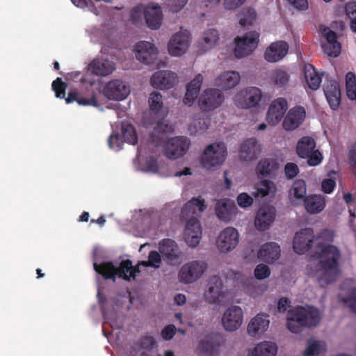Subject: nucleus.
<instances>
[{"label": "nucleus", "instance_id": "44", "mask_svg": "<svg viewBox=\"0 0 356 356\" xmlns=\"http://www.w3.org/2000/svg\"><path fill=\"white\" fill-rule=\"evenodd\" d=\"M219 40V33L216 29H210L203 33L200 42L202 51H207L216 46Z\"/></svg>", "mask_w": 356, "mask_h": 356}, {"label": "nucleus", "instance_id": "53", "mask_svg": "<svg viewBox=\"0 0 356 356\" xmlns=\"http://www.w3.org/2000/svg\"><path fill=\"white\" fill-rule=\"evenodd\" d=\"M145 7L143 5H138L131 10L130 20L132 23L137 24L142 22L144 17Z\"/></svg>", "mask_w": 356, "mask_h": 356}, {"label": "nucleus", "instance_id": "38", "mask_svg": "<svg viewBox=\"0 0 356 356\" xmlns=\"http://www.w3.org/2000/svg\"><path fill=\"white\" fill-rule=\"evenodd\" d=\"M206 209L204 200L201 197H193L186 202L181 211V216L183 219H186L191 215H194L203 211Z\"/></svg>", "mask_w": 356, "mask_h": 356}, {"label": "nucleus", "instance_id": "14", "mask_svg": "<svg viewBox=\"0 0 356 356\" xmlns=\"http://www.w3.org/2000/svg\"><path fill=\"white\" fill-rule=\"evenodd\" d=\"M149 115L152 117L150 122L156 124L157 128H160L163 124L162 120L168 114V109L163 106L162 95L159 92H153L149 97Z\"/></svg>", "mask_w": 356, "mask_h": 356}, {"label": "nucleus", "instance_id": "15", "mask_svg": "<svg viewBox=\"0 0 356 356\" xmlns=\"http://www.w3.org/2000/svg\"><path fill=\"white\" fill-rule=\"evenodd\" d=\"M103 92L109 99L122 101L130 94V87L126 82L115 79L104 86Z\"/></svg>", "mask_w": 356, "mask_h": 356}, {"label": "nucleus", "instance_id": "57", "mask_svg": "<svg viewBox=\"0 0 356 356\" xmlns=\"http://www.w3.org/2000/svg\"><path fill=\"white\" fill-rule=\"evenodd\" d=\"M109 147L114 151H120L122 148L123 141L118 134H112L108 139Z\"/></svg>", "mask_w": 356, "mask_h": 356}, {"label": "nucleus", "instance_id": "20", "mask_svg": "<svg viewBox=\"0 0 356 356\" xmlns=\"http://www.w3.org/2000/svg\"><path fill=\"white\" fill-rule=\"evenodd\" d=\"M306 116L305 108L302 106H295L291 108L284 118L282 127L286 131H293L297 129L304 121Z\"/></svg>", "mask_w": 356, "mask_h": 356}, {"label": "nucleus", "instance_id": "37", "mask_svg": "<svg viewBox=\"0 0 356 356\" xmlns=\"http://www.w3.org/2000/svg\"><path fill=\"white\" fill-rule=\"evenodd\" d=\"M236 207L234 202L229 199L218 200L216 204V213L218 218L222 220H229L235 213Z\"/></svg>", "mask_w": 356, "mask_h": 356}, {"label": "nucleus", "instance_id": "13", "mask_svg": "<svg viewBox=\"0 0 356 356\" xmlns=\"http://www.w3.org/2000/svg\"><path fill=\"white\" fill-rule=\"evenodd\" d=\"M243 322V309L237 305H232L225 309L222 316L223 328L228 332H234L240 328Z\"/></svg>", "mask_w": 356, "mask_h": 356}, {"label": "nucleus", "instance_id": "42", "mask_svg": "<svg viewBox=\"0 0 356 356\" xmlns=\"http://www.w3.org/2000/svg\"><path fill=\"white\" fill-rule=\"evenodd\" d=\"M304 76L309 88L313 90H317L321 83V78L316 71L314 67L309 63L304 65Z\"/></svg>", "mask_w": 356, "mask_h": 356}, {"label": "nucleus", "instance_id": "43", "mask_svg": "<svg viewBox=\"0 0 356 356\" xmlns=\"http://www.w3.org/2000/svg\"><path fill=\"white\" fill-rule=\"evenodd\" d=\"M277 346L272 341H262L255 346L252 350V356H275Z\"/></svg>", "mask_w": 356, "mask_h": 356}, {"label": "nucleus", "instance_id": "32", "mask_svg": "<svg viewBox=\"0 0 356 356\" xmlns=\"http://www.w3.org/2000/svg\"><path fill=\"white\" fill-rule=\"evenodd\" d=\"M241 80L238 72L236 71H227L222 73L216 79L215 84L222 90H229L236 86Z\"/></svg>", "mask_w": 356, "mask_h": 356}, {"label": "nucleus", "instance_id": "26", "mask_svg": "<svg viewBox=\"0 0 356 356\" xmlns=\"http://www.w3.org/2000/svg\"><path fill=\"white\" fill-rule=\"evenodd\" d=\"M88 68L93 74L106 76L115 70V64L108 59L95 58L90 63Z\"/></svg>", "mask_w": 356, "mask_h": 356}, {"label": "nucleus", "instance_id": "36", "mask_svg": "<svg viewBox=\"0 0 356 356\" xmlns=\"http://www.w3.org/2000/svg\"><path fill=\"white\" fill-rule=\"evenodd\" d=\"M220 343L213 337H207L201 340L197 347V353L199 356H216Z\"/></svg>", "mask_w": 356, "mask_h": 356}, {"label": "nucleus", "instance_id": "4", "mask_svg": "<svg viewBox=\"0 0 356 356\" xmlns=\"http://www.w3.org/2000/svg\"><path fill=\"white\" fill-rule=\"evenodd\" d=\"M333 232L329 229L323 230L318 236H314L313 230L306 228L296 232L293 238V248L294 251L299 254L309 252L312 257L316 247L325 242H332Z\"/></svg>", "mask_w": 356, "mask_h": 356}, {"label": "nucleus", "instance_id": "56", "mask_svg": "<svg viewBox=\"0 0 356 356\" xmlns=\"http://www.w3.org/2000/svg\"><path fill=\"white\" fill-rule=\"evenodd\" d=\"M254 274L257 280H261L267 278L270 275V270L267 265L260 264L256 266Z\"/></svg>", "mask_w": 356, "mask_h": 356}, {"label": "nucleus", "instance_id": "10", "mask_svg": "<svg viewBox=\"0 0 356 356\" xmlns=\"http://www.w3.org/2000/svg\"><path fill=\"white\" fill-rule=\"evenodd\" d=\"M191 146V140L186 136H177L169 139L164 147V154L170 159L184 156Z\"/></svg>", "mask_w": 356, "mask_h": 356}, {"label": "nucleus", "instance_id": "8", "mask_svg": "<svg viewBox=\"0 0 356 356\" xmlns=\"http://www.w3.org/2000/svg\"><path fill=\"white\" fill-rule=\"evenodd\" d=\"M191 41L190 32L187 29L181 30L170 38L168 44L169 54L179 57L186 53Z\"/></svg>", "mask_w": 356, "mask_h": 356}, {"label": "nucleus", "instance_id": "64", "mask_svg": "<svg viewBox=\"0 0 356 356\" xmlns=\"http://www.w3.org/2000/svg\"><path fill=\"white\" fill-rule=\"evenodd\" d=\"M346 303L348 305L350 310L356 313V288L351 290L346 300Z\"/></svg>", "mask_w": 356, "mask_h": 356}, {"label": "nucleus", "instance_id": "41", "mask_svg": "<svg viewBox=\"0 0 356 356\" xmlns=\"http://www.w3.org/2000/svg\"><path fill=\"white\" fill-rule=\"evenodd\" d=\"M315 140L311 136L302 137L296 145V153L301 158L308 157L309 153L316 148Z\"/></svg>", "mask_w": 356, "mask_h": 356}, {"label": "nucleus", "instance_id": "54", "mask_svg": "<svg viewBox=\"0 0 356 356\" xmlns=\"http://www.w3.org/2000/svg\"><path fill=\"white\" fill-rule=\"evenodd\" d=\"M66 84L62 81V79L58 77L52 83V89L55 92L56 97L58 98H64L65 96Z\"/></svg>", "mask_w": 356, "mask_h": 356}, {"label": "nucleus", "instance_id": "49", "mask_svg": "<svg viewBox=\"0 0 356 356\" xmlns=\"http://www.w3.org/2000/svg\"><path fill=\"white\" fill-rule=\"evenodd\" d=\"M346 90L348 99H356V75L353 72H348L346 75Z\"/></svg>", "mask_w": 356, "mask_h": 356}, {"label": "nucleus", "instance_id": "61", "mask_svg": "<svg viewBox=\"0 0 356 356\" xmlns=\"http://www.w3.org/2000/svg\"><path fill=\"white\" fill-rule=\"evenodd\" d=\"M284 172L288 179H293L299 172L298 166L293 163H287L284 166Z\"/></svg>", "mask_w": 356, "mask_h": 356}, {"label": "nucleus", "instance_id": "9", "mask_svg": "<svg viewBox=\"0 0 356 356\" xmlns=\"http://www.w3.org/2000/svg\"><path fill=\"white\" fill-rule=\"evenodd\" d=\"M259 34L256 31L246 33L235 39L234 55L237 58H243L252 52L257 47Z\"/></svg>", "mask_w": 356, "mask_h": 356}, {"label": "nucleus", "instance_id": "17", "mask_svg": "<svg viewBox=\"0 0 356 356\" xmlns=\"http://www.w3.org/2000/svg\"><path fill=\"white\" fill-rule=\"evenodd\" d=\"M202 230L200 221L195 218H191L186 223L184 239L187 245L195 248L200 242Z\"/></svg>", "mask_w": 356, "mask_h": 356}, {"label": "nucleus", "instance_id": "28", "mask_svg": "<svg viewBox=\"0 0 356 356\" xmlns=\"http://www.w3.org/2000/svg\"><path fill=\"white\" fill-rule=\"evenodd\" d=\"M280 247L275 242H268L262 245L258 250V258L267 263H272L280 258Z\"/></svg>", "mask_w": 356, "mask_h": 356}, {"label": "nucleus", "instance_id": "58", "mask_svg": "<svg viewBox=\"0 0 356 356\" xmlns=\"http://www.w3.org/2000/svg\"><path fill=\"white\" fill-rule=\"evenodd\" d=\"M188 0H168L166 5L170 11L178 13L186 5Z\"/></svg>", "mask_w": 356, "mask_h": 356}, {"label": "nucleus", "instance_id": "18", "mask_svg": "<svg viewBox=\"0 0 356 356\" xmlns=\"http://www.w3.org/2000/svg\"><path fill=\"white\" fill-rule=\"evenodd\" d=\"M275 216L276 210L275 208L270 207L260 208L255 215V228L259 231H266L268 229L273 222Z\"/></svg>", "mask_w": 356, "mask_h": 356}, {"label": "nucleus", "instance_id": "27", "mask_svg": "<svg viewBox=\"0 0 356 356\" xmlns=\"http://www.w3.org/2000/svg\"><path fill=\"white\" fill-rule=\"evenodd\" d=\"M327 42L323 45L324 53L329 57L337 58L341 51L340 42L337 40V35L330 28L324 29Z\"/></svg>", "mask_w": 356, "mask_h": 356}, {"label": "nucleus", "instance_id": "63", "mask_svg": "<svg viewBox=\"0 0 356 356\" xmlns=\"http://www.w3.org/2000/svg\"><path fill=\"white\" fill-rule=\"evenodd\" d=\"M147 172L156 173L158 172V164L156 160L153 157L147 159L145 167L143 170Z\"/></svg>", "mask_w": 356, "mask_h": 356}, {"label": "nucleus", "instance_id": "59", "mask_svg": "<svg viewBox=\"0 0 356 356\" xmlns=\"http://www.w3.org/2000/svg\"><path fill=\"white\" fill-rule=\"evenodd\" d=\"M237 203L242 208L251 206L253 203L252 197L247 193H241L237 197Z\"/></svg>", "mask_w": 356, "mask_h": 356}, {"label": "nucleus", "instance_id": "16", "mask_svg": "<svg viewBox=\"0 0 356 356\" xmlns=\"http://www.w3.org/2000/svg\"><path fill=\"white\" fill-rule=\"evenodd\" d=\"M223 96L217 89H207L204 90L199 98V105L204 112L213 111L222 103Z\"/></svg>", "mask_w": 356, "mask_h": 356}, {"label": "nucleus", "instance_id": "45", "mask_svg": "<svg viewBox=\"0 0 356 356\" xmlns=\"http://www.w3.org/2000/svg\"><path fill=\"white\" fill-rule=\"evenodd\" d=\"M326 343L323 341H309L305 356H325Z\"/></svg>", "mask_w": 356, "mask_h": 356}, {"label": "nucleus", "instance_id": "39", "mask_svg": "<svg viewBox=\"0 0 356 356\" xmlns=\"http://www.w3.org/2000/svg\"><path fill=\"white\" fill-rule=\"evenodd\" d=\"M307 211L312 214L321 212L325 207V199L322 195H311L305 200Z\"/></svg>", "mask_w": 356, "mask_h": 356}, {"label": "nucleus", "instance_id": "31", "mask_svg": "<svg viewBox=\"0 0 356 356\" xmlns=\"http://www.w3.org/2000/svg\"><path fill=\"white\" fill-rule=\"evenodd\" d=\"M260 153V147L257 140L250 138L245 140L241 145L239 156L241 160L250 161L254 160Z\"/></svg>", "mask_w": 356, "mask_h": 356}, {"label": "nucleus", "instance_id": "33", "mask_svg": "<svg viewBox=\"0 0 356 356\" xmlns=\"http://www.w3.org/2000/svg\"><path fill=\"white\" fill-rule=\"evenodd\" d=\"M324 93L331 108L337 110L341 99L339 84L334 81H328L324 87Z\"/></svg>", "mask_w": 356, "mask_h": 356}, {"label": "nucleus", "instance_id": "52", "mask_svg": "<svg viewBox=\"0 0 356 356\" xmlns=\"http://www.w3.org/2000/svg\"><path fill=\"white\" fill-rule=\"evenodd\" d=\"M272 79L275 86L279 88H282L287 85L289 76L286 71L277 70L274 72Z\"/></svg>", "mask_w": 356, "mask_h": 356}, {"label": "nucleus", "instance_id": "25", "mask_svg": "<svg viewBox=\"0 0 356 356\" xmlns=\"http://www.w3.org/2000/svg\"><path fill=\"white\" fill-rule=\"evenodd\" d=\"M269 324L270 321L268 315L258 314L249 322L247 332L251 337H260L267 331Z\"/></svg>", "mask_w": 356, "mask_h": 356}, {"label": "nucleus", "instance_id": "55", "mask_svg": "<svg viewBox=\"0 0 356 356\" xmlns=\"http://www.w3.org/2000/svg\"><path fill=\"white\" fill-rule=\"evenodd\" d=\"M307 159V163L309 166L318 165L323 159V156L321 152L318 149H314L313 152L309 154Z\"/></svg>", "mask_w": 356, "mask_h": 356}, {"label": "nucleus", "instance_id": "23", "mask_svg": "<svg viewBox=\"0 0 356 356\" xmlns=\"http://www.w3.org/2000/svg\"><path fill=\"white\" fill-rule=\"evenodd\" d=\"M289 51L287 42L280 40L273 42L266 49L264 58L270 63H276L283 59Z\"/></svg>", "mask_w": 356, "mask_h": 356}, {"label": "nucleus", "instance_id": "35", "mask_svg": "<svg viewBox=\"0 0 356 356\" xmlns=\"http://www.w3.org/2000/svg\"><path fill=\"white\" fill-rule=\"evenodd\" d=\"M203 76L201 74H197L195 78L186 86V92L183 99L186 105L191 106L196 99L200 92Z\"/></svg>", "mask_w": 356, "mask_h": 356}, {"label": "nucleus", "instance_id": "12", "mask_svg": "<svg viewBox=\"0 0 356 356\" xmlns=\"http://www.w3.org/2000/svg\"><path fill=\"white\" fill-rule=\"evenodd\" d=\"M239 241V234L234 227H228L225 228L218 236L216 246L220 252H229L238 245Z\"/></svg>", "mask_w": 356, "mask_h": 356}, {"label": "nucleus", "instance_id": "50", "mask_svg": "<svg viewBox=\"0 0 356 356\" xmlns=\"http://www.w3.org/2000/svg\"><path fill=\"white\" fill-rule=\"evenodd\" d=\"M138 346L140 347V355L141 356H147L149 352L155 346L154 339L152 336H145L140 340Z\"/></svg>", "mask_w": 356, "mask_h": 356}, {"label": "nucleus", "instance_id": "11", "mask_svg": "<svg viewBox=\"0 0 356 356\" xmlns=\"http://www.w3.org/2000/svg\"><path fill=\"white\" fill-rule=\"evenodd\" d=\"M261 90L257 87H248L240 90L235 97L236 105L243 109L255 106L261 101Z\"/></svg>", "mask_w": 356, "mask_h": 356}, {"label": "nucleus", "instance_id": "7", "mask_svg": "<svg viewBox=\"0 0 356 356\" xmlns=\"http://www.w3.org/2000/svg\"><path fill=\"white\" fill-rule=\"evenodd\" d=\"M207 269L204 261L194 260L184 264L179 272V280L184 284H191L200 279Z\"/></svg>", "mask_w": 356, "mask_h": 356}, {"label": "nucleus", "instance_id": "62", "mask_svg": "<svg viewBox=\"0 0 356 356\" xmlns=\"http://www.w3.org/2000/svg\"><path fill=\"white\" fill-rule=\"evenodd\" d=\"M336 186V181L334 179L328 178L323 180L321 183V190L325 193H331Z\"/></svg>", "mask_w": 356, "mask_h": 356}, {"label": "nucleus", "instance_id": "34", "mask_svg": "<svg viewBox=\"0 0 356 356\" xmlns=\"http://www.w3.org/2000/svg\"><path fill=\"white\" fill-rule=\"evenodd\" d=\"M95 79L93 78L92 74L86 73L81 78V83L83 87L88 90L90 92H91V98H78L77 103L80 106H93L95 107L98 106V103L95 98V92L92 90V86L95 84Z\"/></svg>", "mask_w": 356, "mask_h": 356}, {"label": "nucleus", "instance_id": "24", "mask_svg": "<svg viewBox=\"0 0 356 356\" xmlns=\"http://www.w3.org/2000/svg\"><path fill=\"white\" fill-rule=\"evenodd\" d=\"M136 58L143 63H149L154 60L158 53L154 44L147 41H140L134 47Z\"/></svg>", "mask_w": 356, "mask_h": 356}, {"label": "nucleus", "instance_id": "46", "mask_svg": "<svg viewBox=\"0 0 356 356\" xmlns=\"http://www.w3.org/2000/svg\"><path fill=\"white\" fill-rule=\"evenodd\" d=\"M277 168L275 161L268 159H261L255 168L256 174L258 176H266Z\"/></svg>", "mask_w": 356, "mask_h": 356}, {"label": "nucleus", "instance_id": "19", "mask_svg": "<svg viewBox=\"0 0 356 356\" xmlns=\"http://www.w3.org/2000/svg\"><path fill=\"white\" fill-rule=\"evenodd\" d=\"M144 18L147 26L150 29L158 30L163 20V11L161 6L154 3L145 6Z\"/></svg>", "mask_w": 356, "mask_h": 356}, {"label": "nucleus", "instance_id": "22", "mask_svg": "<svg viewBox=\"0 0 356 356\" xmlns=\"http://www.w3.org/2000/svg\"><path fill=\"white\" fill-rule=\"evenodd\" d=\"M176 81V74L169 70L156 72L151 77L152 86L161 90H166L172 88Z\"/></svg>", "mask_w": 356, "mask_h": 356}, {"label": "nucleus", "instance_id": "60", "mask_svg": "<svg viewBox=\"0 0 356 356\" xmlns=\"http://www.w3.org/2000/svg\"><path fill=\"white\" fill-rule=\"evenodd\" d=\"M346 11L350 18V29L353 32L356 33V4L348 6Z\"/></svg>", "mask_w": 356, "mask_h": 356}, {"label": "nucleus", "instance_id": "1", "mask_svg": "<svg viewBox=\"0 0 356 356\" xmlns=\"http://www.w3.org/2000/svg\"><path fill=\"white\" fill-rule=\"evenodd\" d=\"M330 243L323 241L322 245L316 248L309 264L311 274L322 287L334 282L339 274L340 252Z\"/></svg>", "mask_w": 356, "mask_h": 356}, {"label": "nucleus", "instance_id": "51", "mask_svg": "<svg viewBox=\"0 0 356 356\" xmlns=\"http://www.w3.org/2000/svg\"><path fill=\"white\" fill-rule=\"evenodd\" d=\"M122 131L125 142L131 145H136L137 143L138 138L133 126L129 124H122Z\"/></svg>", "mask_w": 356, "mask_h": 356}, {"label": "nucleus", "instance_id": "21", "mask_svg": "<svg viewBox=\"0 0 356 356\" xmlns=\"http://www.w3.org/2000/svg\"><path fill=\"white\" fill-rule=\"evenodd\" d=\"M288 108L285 99L280 97L275 99L270 105L266 120L269 124L275 125L282 119Z\"/></svg>", "mask_w": 356, "mask_h": 356}, {"label": "nucleus", "instance_id": "40", "mask_svg": "<svg viewBox=\"0 0 356 356\" xmlns=\"http://www.w3.org/2000/svg\"><path fill=\"white\" fill-rule=\"evenodd\" d=\"M277 187L270 180H261L254 186L253 195L255 197H273L275 195Z\"/></svg>", "mask_w": 356, "mask_h": 356}, {"label": "nucleus", "instance_id": "48", "mask_svg": "<svg viewBox=\"0 0 356 356\" xmlns=\"http://www.w3.org/2000/svg\"><path fill=\"white\" fill-rule=\"evenodd\" d=\"M239 24L241 26L251 25L257 17V13L252 8H243L239 14Z\"/></svg>", "mask_w": 356, "mask_h": 356}, {"label": "nucleus", "instance_id": "6", "mask_svg": "<svg viewBox=\"0 0 356 356\" xmlns=\"http://www.w3.org/2000/svg\"><path fill=\"white\" fill-rule=\"evenodd\" d=\"M227 156V147L224 143L208 145L202 152L201 163L204 168L210 169L223 163Z\"/></svg>", "mask_w": 356, "mask_h": 356}, {"label": "nucleus", "instance_id": "30", "mask_svg": "<svg viewBox=\"0 0 356 356\" xmlns=\"http://www.w3.org/2000/svg\"><path fill=\"white\" fill-rule=\"evenodd\" d=\"M307 186L303 179H298L294 181L289 192V198L291 204L298 206L305 202L307 198Z\"/></svg>", "mask_w": 356, "mask_h": 356}, {"label": "nucleus", "instance_id": "3", "mask_svg": "<svg viewBox=\"0 0 356 356\" xmlns=\"http://www.w3.org/2000/svg\"><path fill=\"white\" fill-rule=\"evenodd\" d=\"M321 319L319 310L314 307L297 306L291 309L286 326L293 333H300L304 327H316Z\"/></svg>", "mask_w": 356, "mask_h": 356}, {"label": "nucleus", "instance_id": "5", "mask_svg": "<svg viewBox=\"0 0 356 356\" xmlns=\"http://www.w3.org/2000/svg\"><path fill=\"white\" fill-rule=\"evenodd\" d=\"M203 296L210 305L220 306L227 302V290L220 276L213 275L207 280Z\"/></svg>", "mask_w": 356, "mask_h": 356}, {"label": "nucleus", "instance_id": "47", "mask_svg": "<svg viewBox=\"0 0 356 356\" xmlns=\"http://www.w3.org/2000/svg\"><path fill=\"white\" fill-rule=\"evenodd\" d=\"M210 124L208 118H200L191 122L188 130L192 135L201 134L206 131Z\"/></svg>", "mask_w": 356, "mask_h": 356}, {"label": "nucleus", "instance_id": "29", "mask_svg": "<svg viewBox=\"0 0 356 356\" xmlns=\"http://www.w3.org/2000/svg\"><path fill=\"white\" fill-rule=\"evenodd\" d=\"M159 250L163 257L170 262L178 259L181 254L177 244L170 238L163 239L159 244Z\"/></svg>", "mask_w": 356, "mask_h": 356}, {"label": "nucleus", "instance_id": "2", "mask_svg": "<svg viewBox=\"0 0 356 356\" xmlns=\"http://www.w3.org/2000/svg\"><path fill=\"white\" fill-rule=\"evenodd\" d=\"M161 264V257L156 251H151L149 253L148 261H140L136 266H134L130 260H124L121 261L119 268L113 265L112 262H103L98 265L93 264L94 270L102 275L104 279H111L115 280L116 276L126 280H135L136 273L140 272L139 267L151 266L154 268L160 267Z\"/></svg>", "mask_w": 356, "mask_h": 356}]
</instances>
